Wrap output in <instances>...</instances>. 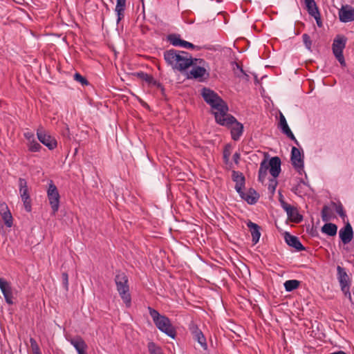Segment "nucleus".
<instances>
[{
	"label": "nucleus",
	"mask_w": 354,
	"mask_h": 354,
	"mask_svg": "<svg viewBox=\"0 0 354 354\" xmlns=\"http://www.w3.org/2000/svg\"><path fill=\"white\" fill-rule=\"evenodd\" d=\"M268 154L266 153L265 158L260 163L258 180L262 183L264 182L267 176V171L269 169L270 174L273 178L269 180L268 189L272 194H274L278 184L276 178L279 176L281 170V160L279 157L274 156L268 161Z\"/></svg>",
	"instance_id": "nucleus-1"
},
{
	"label": "nucleus",
	"mask_w": 354,
	"mask_h": 354,
	"mask_svg": "<svg viewBox=\"0 0 354 354\" xmlns=\"http://www.w3.org/2000/svg\"><path fill=\"white\" fill-rule=\"evenodd\" d=\"M201 95L205 102L211 106V113L214 115L215 121L228 112V105L214 91L203 87Z\"/></svg>",
	"instance_id": "nucleus-2"
},
{
	"label": "nucleus",
	"mask_w": 354,
	"mask_h": 354,
	"mask_svg": "<svg viewBox=\"0 0 354 354\" xmlns=\"http://www.w3.org/2000/svg\"><path fill=\"white\" fill-rule=\"evenodd\" d=\"M147 309L157 328L171 338L175 339L176 337V330L171 324L169 318L166 315H160L158 310L150 306H149Z\"/></svg>",
	"instance_id": "nucleus-3"
},
{
	"label": "nucleus",
	"mask_w": 354,
	"mask_h": 354,
	"mask_svg": "<svg viewBox=\"0 0 354 354\" xmlns=\"http://www.w3.org/2000/svg\"><path fill=\"white\" fill-rule=\"evenodd\" d=\"M216 122L230 129L231 137L234 141H238L243 135L244 130L243 124L239 122L234 116L229 114L228 112L223 117L218 118Z\"/></svg>",
	"instance_id": "nucleus-4"
},
{
	"label": "nucleus",
	"mask_w": 354,
	"mask_h": 354,
	"mask_svg": "<svg viewBox=\"0 0 354 354\" xmlns=\"http://www.w3.org/2000/svg\"><path fill=\"white\" fill-rule=\"evenodd\" d=\"M117 290L125 306L129 308L131 305V297L129 292V280L126 274L117 271L114 279Z\"/></svg>",
	"instance_id": "nucleus-5"
},
{
	"label": "nucleus",
	"mask_w": 354,
	"mask_h": 354,
	"mask_svg": "<svg viewBox=\"0 0 354 354\" xmlns=\"http://www.w3.org/2000/svg\"><path fill=\"white\" fill-rule=\"evenodd\" d=\"M193 62L192 68L188 73L187 78L196 80L209 78V73L205 68L208 66L206 61L201 58H194Z\"/></svg>",
	"instance_id": "nucleus-6"
},
{
	"label": "nucleus",
	"mask_w": 354,
	"mask_h": 354,
	"mask_svg": "<svg viewBox=\"0 0 354 354\" xmlns=\"http://www.w3.org/2000/svg\"><path fill=\"white\" fill-rule=\"evenodd\" d=\"M347 38L343 35H337L332 44L333 53L342 67L346 66L343 50L346 47Z\"/></svg>",
	"instance_id": "nucleus-7"
},
{
	"label": "nucleus",
	"mask_w": 354,
	"mask_h": 354,
	"mask_svg": "<svg viewBox=\"0 0 354 354\" xmlns=\"http://www.w3.org/2000/svg\"><path fill=\"white\" fill-rule=\"evenodd\" d=\"M337 277L341 286V290L344 292V295L349 299L350 301L353 303L351 294L350 292L351 281L350 280L345 268L340 266H337Z\"/></svg>",
	"instance_id": "nucleus-8"
},
{
	"label": "nucleus",
	"mask_w": 354,
	"mask_h": 354,
	"mask_svg": "<svg viewBox=\"0 0 354 354\" xmlns=\"http://www.w3.org/2000/svg\"><path fill=\"white\" fill-rule=\"evenodd\" d=\"M19 192L21 201H23L24 208L27 212L32 211V201L29 194L28 183L25 178H19Z\"/></svg>",
	"instance_id": "nucleus-9"
},
{
	"label": "nucleus",
	"mask_w": 354,
	"mask_h": 354,
	"mask_svg": "<svg viewBox=\"0 0 354 354\" xmlns=\"http://www.w3.org/2000/svg\"><path fill=\"white\" fill-rule=\"evenodd\" d=\"M47 197L52 209V213L55 214L59 210L60 196L56 185L52 180L48 184Z\"/></svg>",
	"instance_id": "nucleus-10"
},
{
	"label": "nucleus",
	"mask_w": 354,
	"mask_h": 354,
	"mask_svg": "<svg viewBox=\"0 0 354 354\" xmlns=\"http://www.w3.org/2000/svg\"><path fill=\"white\" fill-rule=\"evenodd\" d=\"M177 59H176L174 69L179 71H183L193 65L194 58L186 51L178 50Z\"/></svg>",
	"instance_id": "nucleus-11"
},
{
	"label": "nucleus",
	"mask_w": 354,
	"mask_h": 354,
	"mask_svg": "<svg viewBox=\"0 0 354 354\" xmlns=\"http://www.w3.org/2000/svg\"><path fill=\"white\" fill-rule=\"evenodd\" d=\"M37 136L39 142L48 148L50 150H53L57 146L56 139L48 134L44 129L41 127L37 130Z\"/></svg>",
	"instance_id": "nucleus-12"
},
{
	"label": "nucleus",
	"mask_w": 354,
	"mask_h": 354,
	"mask_svg": "<svg viewBox=\"0 0 354 354\" xmlns=\"http://www.w3.org/2000/svg\"><path fill=\"white\" fill-rule=\"evenodd\" d=\"M290 160L293 167L301 174L304 171V162L299 149L295 147H292Z\"/></svg>",
	"instance_id": "nucleus-13"
},
{
	"label": "nucleus",
	"mask_w": 354,
	"mask_h": 354,
	"mask_svg": "<svg viewBox=\"0 0 354 354\" xmlns=\"http://www.w3.org/2000/svg\"><path fill=\"white\" fill-rule=\"evenodd\" d=\"M189 330L193 339L195 341H197L204 350H207V344L206 342V338L204 336L201 330L198 328V326L194 323H192L189 325Z\"/></svg>",
	"instance_id": "nucleus-14"
},
{
	"label": "nucleus",
	"mask_w": 354,
	"mask_h": 354,
	"mask_svg": "<svg viewBox=\"0 0 354 354\" xmlns=\"http://www.w3.org/2000/svg\"><path fill=\"white\" fill-rule=\"evenodd\" d=\"M0 289L3 295L6 302L10 305L12 304L13 297L11 285L3 278H0Z\"/></svg>",
	"instance_id": "nucleus-15"
},
{
	"label": "nucleus",
	"mask_w": 354,
	"mask_h": 354,
	"mask_svg": "<svg viewBox=\"0 0 354 354\" xmlns=\"http://www.w3.org/2000/svg\"><path fill=\"white\" fill-rule=\"evenodd\" d=\"M284 239L286 243L290 247L294 248L297 251H304L306 250L305 247L301 243L299 239L294 235L290 234L289 232L284 233Z\"/></svg>",
	"instance_id": "nucleus-16"
},
{
	"label": "nucleus",
	"mask_w": 354,
	"mask_h": 354,
	"mask_svg": "<svg viewBox=\"0 0 354 354\" xmlns=\"http://www.w3.org/2000/svg\"><path fill=\"white\" fill-rule=\"evenodd\" d=\"M339 18L342 22L346 23L354 20V9L346 5L339 10Z\"/></svg>",
	"instance_id": "nucleus-17"
},
{
	"label": "nucleus",
	"mask_w": 354,
	"mask_h": 354,
	"mask_svg": "<svg viewBox=\"0 0 354 354\" xmlns=\"http://www.w3.org/2000/svg\"><path fill=\"white\" fill-rule=\"evenodd\" d=\"M284 210L286 211L288 219L295 223H299L303 220V216L301 214H299L298 209L297 207L290 205H286L284 207Z\"/></svg>",
	"instance_id": "nucleus-18"
},
{
	"label": "nucleus",
	"mask_w": 354,
	"mask_h": 354,
	"mask_svg": "<svg viewBox=\"0 0 354 354\" xmlns=\"http://www.w3.org/2000/svg\"><path fill=\"white\" fill-rule=\"evenodd\" d=\"M239 194L250 205L255 204L259 198V193L253 188H250L247 192H244L243 189Z\"/></svg>",
	"instance_id": "nucleus-19"
},
{
	"label": "nucleus",
	"mask_w": 354,
	"mask_h": 354,
	"mask_svg": "<svg viewBox=\"0 0 354 354\" xmlns=\"http://www.w3.org/2000/svg\"><path fill=\"white\" fill-rule=\"evenodd\" d=\"M232 178L234 182L236 183L235 189L239 193L245 188V178L243 173L233 170L232 174Z\"/></svg>",
	"instance_id": "nucleus-20"
},
{
	"label": "nucleus",
	"mask_w": 354,
	"mask_h": 354,
	"mask_svg": "<svg viewBox=\"0 0 354 354\" xmlns=\"http://www.w3.org/2000/svg\"><path fill=\"white\" fill-rule=\"evenodd\" d=\"M339 236L342 243L346 245L351 242L353 237V231L350 223H347L339 230Z\"/></svg>",
	"instance_id": "nucleus-21"
},
{
	"label": "nucleus",
	"mask_w": 354,
	"mask_h": 354,
	"mask_svg": "<svg viewBox=\"0 0 354 354\" xmlns=\"http://www.w3.org/2000/svg\"><path fill=\"white\" fill-rule=\"evenodd\" d=\"M0 214L4 221L5 225L8 227H10L13 224V218L10 211L6 204L2 203L0 205Z\"/></svg>",
	"instance_id": "nucleus-22"
},
{
	"label": "nucleus",
	"mask_w": 354,
	"mask_h": 354,
	"mask_svg": "<svg viewBox=\"0 0 354 354\" xmlns=\"http://www.w3.org/2000/svg\"><path fill=\"white\" fill-rule=\"evenodd\" d=\"M177 55L178 50L174 48L165 50L163 54L165 62L167 65L172 66L174 69L175 64H176V59H177Z\"/></svg>",
	"instance_id": "nucleus-23"
},
{
	"label": "nucleus",
	"mask_w": 354,
	"mask_h": 354,
	"mask_svg": "<svg viewBox=\"0 0 354 354\" xmlns=\"http://www.w3.org/2000/svg\"><path fill=\"white\" fill-rule=\"evenodd\" d=\"M70 342L75 347L78 354H85L87 345L81 337L71 339Z\"/></svg>",
	"instance_id": "nucleus-24"
},
{
	"label": "nucleus",
	"mask_w": 354,
	"mask_h": 354,
	"mask_svg": "<svg viewBox=\"0 0 354 354\" xmlns=\"http://www.w3.org/2000/svg\"><path fill=\"white\" fill-rule=\"evenodd\" d=\"M247 225L250 228L253 244H257L261 236L260 226L252 221H249Z\"/></svg>",
	"instance_id": "nucleus-25"
},
{
	"label": "nucleus",
	"mask_w": 354,
	"mask_h": 354,
	"mask_svg": "<svg viewBox=\"0 0 354 354\" xmlns=\"http://www.w3.org/2000/svg\"><path fill=\"white\" fill-rule=\"evenodd\" d=\"M127 0H116V6L115 11L117 14V24L124 17V10L126 8Z\"/></svg>",
	"instance_id": "nucleus-26"
},
{
	"label": "nucleus",
	"mask_w": 354,
	"mask_h": 354,
	"mask_svg": "<svg viewBox=\"0 0 354 354\" xmlns=\"http://www.w3.org/2000/svg\"><path fill=\"white\" fill-rule=\"evenodd\" d=\"M322 219L324 222H328L335 218L333 212V207L330 205H324L321 212Z\"/></svg>",
	"instance_id": "nucleus-27"
},
{
	"label": "nucleus",
	"mask_w": 354,
	"mask_h": 354,
	"mask_svg": "<svg viewBox=\"0 0 354 354\" xmlns=\"http://www.w3.org/2000/svg\"><path fill=\"white\" fill-rule=\"evenodd\" d=\"M322 232L328 236H334L337 232V226L332 223H325L322 227Z\"/></svg>",
	"instance_id": "nucleus-28"
},
{
	"label": "nucleus",
	"mask_w": 354,
	"mask_h": 354,
	"mask_svg": "<svg viewBox=\"0 0 354 354\" xmlns=\"http://www.w3.org/2000/svg\"><path fill=\"white\" fill-rule=\"evenodd\" d=\"M304 1L305 5H306V8L308 11V13L310 16L315 15V14L319 12V8L317 6L315 0H304Z\"/></svg>",
	"instance_id": "nucleus-29"
},
{
	"label": "nucleus",
	"mask_w": 354,
	"mask_h": 354,
	"mask_svg": "<svg viewBox=\"0 0 354 354\" xmlns=\"http://www.w3.org/2000/svg\"><path fill=\"white\" fill-rule=\"evenodd\" d=\"M300 283L301 282L298 280L290 279V280H287L284 283L283 286H284L285 290L287 292H291V291H293V290L297 289L300 285Z\"/></svg>",
	"instance_id": "nucleus-30"
},
{
	"label": "nucleus",
	"mask_w": 354,
	"mask_h": 354,
	"mask_svg": "<svg viewBox=\"0 0 354 354\" xmlns=\"http://www.w3.org/2000/svg\"><path fill=\"white\" fill-rule=\"evenodd\" d=\"M167 40L174 46H180L183 39L178 34H169L167 36Z\"/></svg>",
	"instance_id": "nucleus-31"
},
{
	"label": "nucleus",
	"mask_w": 354,
	"mask_h": 354,
	"mask_svg": "<svg viewBox=\"0 0 354 354\" xmlns=\"http://www.w3.org/2000/svg\"><path fill=\"white\" fill-rule=\"evenodd\" d=\"M136 77L146 82L149 85H151L153 81V77L151 75L146 73L142 71L137 72L133 74Z\"/></svg>",
	"instance_id": "nucleus-32"
},
{
	"label": "nucleus",
	"mask_w": 354,
	"mask_h": 354,
	"mask_svg": "<svg viewBox=\"0 0 354 354\" xmlns=\"http://www.w3.org/2000/svg\"><path fill=\"white\" fill-rule=\"evenodd\" d=\"M330 206L334 209L335 212L339 215V216L344 221L345 217L346 216V213L344 210L343 206L341 203L330 202Z\"/></svg>",
	"instance_id": "nucleus-33"
},
{
	"label": "nucleus",
	"mask_w": 354,
	"mask_h": 354,
	"mask_svg": "<svg viewBox=\"0 0 354 354\" xmlns=\"http://www.w3.org/2000/svg\"><path fill=\"white\" fill-rule=\"evenodd\" d=\"M279 128L281 130L283 134H286V133H288L291 131L288 125L284 115L282 113H280L279 116Z\"/></svg>",
	"instance_id": "nucleus-34"
},
{
	"label": "nucleus",
	"mask_w": 354,
	"mask_h": 354,
	"mask_svg": "<svg viewBox=\"0 0 354 354\" xmlns=\"http://www.w3.org/2000/svg\"><path fill=\"white\" fill-rule=\"evenodd\" d=\"M28 149L30 152H38L42 147L35 140H31V142L27 143Z\"/></svg>",
	"instance_id": "nucleus-35"
},
{
	"label": "nucleus",
	"mask_w": 354,
	"mask_h": 354,
	"mask_svg": "<svg viewBox=\"0 0 354 354\" xmlns=\"http://www.w3.org/2000/svg\"><path fill=\"white\" fill-rule=\"evenodd\" d=\"M148 349L150 354H162L161 348L154 342H151L148 344Z\"/></svg>",
	"instance_id": "nucleus-36"
},
{
	"label": "nucleus",
	"mask_w": 354,
	"mask_h": 354,
	"mask_svg": "<svg viewBox=\"0 0 354 354\" xmlns=\"http://www.w3.org/2000/svg\"><path fill=\"white\" fill-rule=\"evenodd\" d=\"M73 79L77 82H80L82 86H87L89 84L88 81L86 80V78L84 76H82L79 73H75L73 75Z\"/></svg>",
	"instance_id": "nucleus-37"
},
{
	"label": "nucleus",
	"mask_w": 354,
	"mask_h": 354,
	"mask_svg": "<svg viewBox=\"0 0 354 354\" xmlns=\"http://www.w3.org/2000/svg\"><path fill=\"white\" fill-rule=\"evenodd\" d=\"M231 155V146L230 145H227L225 146L223 152V161L225 164H228L230 161V156Z\"/></svg>",
	"instance_id": "nucleus-38"
},
{
	"label": "nucleus",
	"mask_w": 354,
	"mask_h": 354,
	"mask_svg": "<svg viewBox=\"0 0 354 354\" xmlns=\"http://www.w3.org/2000/svg\"><path fill=\"white\" fill-rule=\"evenodd\" d=\"M30 343L33 354H42L38 344L37 343L36 340L34 338L31 337L30 339Z\"/></svg>",
	"instance_id": "nucleus-39"
},
{
	"label": "nucleus",
	"mask_w": 354,
	"mask_h": 354,
	"mask_svg": "<svg viewBox=\"0 0 354 354\" xmlns=\"http://www.w3.org/2000/svg\"><path fill=\"white\" fill-rule=\"evenodd\" d=\"M180 47L189 49H196L197 50H201L202 48L199 46H195L193 44L183 39Z\"/></svg>",
	"instance_id": "nucleus-40"
},
{
	"label": "nucleus",
	"mask_w": 354,
	"mask_h": 354,
	"mask_svg": "<svg viewBox=\"0 0 354 354\" xmlns=\"http://www.w3.org/2000/svg\"><path fill=\"white\" fill-rule=\"evenodd\" d=\"M302 39L306 48L308 50H310L312 46V41L310 36L305 33L302 35Z\"/></svg>",
	"instance_id": "nucleus-41"
},
{
	"label": "nucleus",
	"mask_w": 354,
	"mask_h": 354,
	"mask_svg": "<svg viewBox=\"0 0 354 354\" xmlns=\"http://www.w3.org/2000/svg\"><path fill=\"white\" fill-rule=\"evenodd\" d=\"M62 281L64 288L66 291L68 290V275L66 272H64L62 274Z\"/></svg>",
	"instance_id": "nucleus-42"
},
{
	"label": "nucleus",
	"mask_w": 354,
	"mask_h": 354,
	"mask_svg": "<svg viewBox=\"0 0 354 354\" xmlns=\"http://www.w3.org/2000/svg\"><path fill=\"white\" fill-rule=\"evenodd\" d=\"M312 17L315 18L317 26L319 28L322 27L323 24H322V19H321L320 12H319L315 14V15H313Z\"/></svg>",
	"instance_id": "nucleus-43"
},
{
	"label": "nucleus",
	"mask_w": 354,
	"mask_h": 354,
	"mask_svg": "<svg viewBox=\"0 0 354 354\" xmlns=\"http://www.w3.org/2000/svg\"><path fill=\"white\" fill-rule=\"evenodd\" d=\"M288 138H290L291 140H292L297 146H299V142L296 139L295 136L292 133V132L290 131L288 133H286L285 134Z\"/></svg>",
	"instance_id": "nucleus-44"
},
{
	"label": "nucleus",
	"mask_w": 354,
	"mask_h": 354,
	"mask_svg": "<svg viewBox=\"0 0 354 354\" xmlns=\"http://www.w3.org/2000/svg\"><path fill=\"white\" fill-rule=\"evenodd\" d=\"M25 138L28 140V142H31V140H35L34 133L32 132H26L24 133Z\"/></svg>",
	"instance_id": "nucleus-45"
},
{
	"label": "nucleus",
	"mask_w": 354,
	"mask_h": 354,
	"mask_svg": "<svg viewBox=\"0 0 354 354\" xmlns=\"http://www.w3.org/2000/svg\"><path fill=\"white\" fill-rule=\"evenodd\" d=\"M279 201L281 204V207L284 209V207L286 205H290V204L287 203L285 201H284V198H283V196L281 194V192H279Z\"/></svg>",
	"instance_id": "nucleus-46"
},
{
	"label": "nucleus",
	"mask_w": 354,
	"mask_h": 354,
	"mask_svg": "<svg viewBox=\"0 0 354 354\" xmlns=\"http://www.w3.org/2000/svg\"><path fill=\"white\" fill-rule=\"evenodd\" d=\"M240 158H241V154L239 152L234 153V154L233 155V160L235 162V164H236V165L239 164Z\"/></svg>",
	"instance_id": "nucleus-47"
},
{
	"label": "nucleus",
	"mask_w": 354,
	"mask_h": 354,
	"mask_svg": "<svg viewBox=\"0 0 354 354\" xmlns=\"http://www.w3.org/2000/svg\"><path fill=\"white\" fill-rule=\"evenodd\" d=\"M152 86H155L156 87H157L158 88H162V86H163L160 82H158L157 80H156L155 79H153V81L152 82L151 84Z\"/></svg>",
	"instance_id": "nucleus-48"
},
{
	"label": "nucleus",
	"mask_w": 354,
	"mask_h": 354,
	"mask_svg": "<svg viewBox=\"0 0 354 354\" xmlns=\"http://www.w3.org/2000/svg\"><path fill=\"white\" fill-rule=\"evenodd\" d=\"M310 234L312 236H318L319 234H318V232L317 231L316 229L312 227L310 231Z\"/></svg>",
	"instance_id": "nucleus-49"
},
{
	"label": "nucleus",
	"mask_w": 354,
	"mask_h": 354,
	"mask_svg": "<svg viewBox=\"0 0 354 354\" xmlns=\"http://www.w3.org/2000/svg\"><path fill=\"white\" fill-rule=\"evenodd\" d=\"M235 64H236V68H237L238 69H239V70H240V71H241L243 75H245V76L248 77V75L245 73V71H243V69L242 66H241L239 64H238V63H236V62H235Z\"/></svg>",
	"instance_id": "nucleus-50"
},
{
	"label": "nucleus",
	"mask_w": 354,
	"mask_h": 354,
	"mask_svg": "<svg viewBox=\"0 0 354 354\" xmlns=\"http://www.w3.org/2000/svg\"><path fill=\"white\" fill-rule=\"evenodd\" d=\"M161 94L162 96H165V89L164 86H162V88H160Z\"/></svg>",
	"instance_id": "nucleus-51"
},
{
	"label": "nucleus",
	"mask_w": 354,
	"mask_h": 354,
	"mask_svg": "<svg viewBox=\"0 0 354 354\" xmlns=\"http://www.w3.org/2000/svg\"><path fill=\"white\" fill-rule=\"evenodd\" d=\"M330 354H346V353H345V352H344L342 351H337V352L332 353Z\"/></svg>",
	"instance_id": "nucleus-52"
},
{
	"label": "nucleus",
	"mask_w": 354,
	"mask_h": 354,
	"mask_svg": "<svg viewBox=\"0 0 354 354\" xmlns=\"http://www.w3.org/2000/svg\"><path fill=\"white\" fill-rule=\"evenodd\" d=\"M299 182H300L301 183L304 184V185L306 184V183L304 182V180L302 178H301V179H300Z\"/></svg>",
	"instance_id": "nucleus-53"
}]
</instances>
